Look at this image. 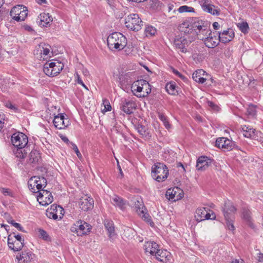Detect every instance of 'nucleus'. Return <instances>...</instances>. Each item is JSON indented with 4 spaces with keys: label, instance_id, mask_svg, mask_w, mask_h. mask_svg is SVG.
I'll return each instance as SVG.
<instances>
[{
    "label": "nucleus",
    "instance_id": "nucleus-1",
    "mask_svg": "<svg viewBox=\"0 0 263 263\" xmlns=\"http://www.w3.org/2000/svg\"><path fill=\"white\" fill-rule=\"evenodd\" d=\"M221 211L226 220L227 227L229 230L234 231V221L237 209L231 201L228 200L226 201L223 205L221 206Z\"/></svg>",
    "mask_w": 263,
    "mask_h": 263
},
{
    "label": "nucleus",
    "instance_id": "nucleus-2",
    "mask_svg": "<svg viewBox=\"0 0 263 263\" xmlns=\"http://www.w3.org/2000/svg\"><path fill=\"white\" fill-rule=\"evenodd\" d=\"M107 42L108 47L111 50L114 49L121 50L126 46L127 40L122 33L114 32L108 36Z\"/></svg>",
    "mask_w": 263,
    "mask_h": 263
},
{
    "label": "nucleus",
    "instance_id": "nucleus-3",
    "mask_svg": "<svg viewBox=\"0 0 263 263\" xmlns=\"http://www.w3.org/2000/svg\"><path fill=\"white\" fill-rule=\"evenodd\" d=\"M210 24L207 21L196 19L190 24L191 29L193 30V34L197 35L198 39L203 40V35H207L210 30Z\"/></svg>",
    "mask_w": 263,
    "mask_h": 263
},
{
    "label": "nucleus",
    "instance_id": "nucleus-4",
    "mask_svg": "<svg viewBox=\"0 0 263 263\" xmlns=\"http://www.w3.org/2000/svg\"><path fill=\"white\" fill-rule=\"evenodd\" d=\"M168 170L163 163L157 162L152 167V176L157 181H164L168 177Z\"/></svg>",
    "mask_w": 263,
    "mask_h": 263
},
{
    "label": "nucleus",
    "instance_id": "nucleus-5",
    "mask_svg": "<svg viewBox=\"0 0 263 263\" xmlns=\"http://www.w3.org/2000/svg\"><path fill=\"white\" fill-rule=\"evenodd\" d=\"M125 27L129 30L138 31L141 29L143 22L136 13L130 14L125 18Z\"/></svg>",
    "mask_w": 263,
    "mask_h": 263
},
{
    "label": "nucleus",
    "instance_id": "nucleus-6",
    "mask_svg": "<svg viewBox=\"0 0 263 263\" xmlns=\"http://www.w3.org/2000/svg\"><path fill=\"white\" fill-rule=\"evenodd\" d=\"M50 63H46L44 65L43 71L48 76L54 77L63 69L64 65L57 60H53Z\"/></svg>",
    "mask_w": 263,
    "mask_h": 263
},
{
    "label": "nucleus",
    "instance_id": "nucleus-7",
    "mask_svg": "<svg viewBox=\"0 0 263 263\" xmlns=\"http://www.w3.org/2000/svg\"><path fill=\"white\" fill-rule=\"evenodd\" d=\"M64 210L60 205L53 204L51 205L50 208L46 210V214L49 218L57 220L59 217L61 219L64 215Z\"/></svg>",
    "mask_w": 263,
    "mask_h": 263
},
{
    "label": "nucleus",
    "instance_id": "nucleus-8",
    "mask_svg": "<svg viewBox=\"0 0 263 263\" xmlns=\"http://www.w3.org/2000/svg\"><path fill=\"white\" fill-rule=\"evenodd\" d=\"M74 226L72 231L76 232L77 235L81 236L88 234L91 229V226L89 223L81 220L77 221Z\"/></svg>",
    "mask_w": 263,
    "mask_h": 263
},
{
    "label": "nucleus",
    "instance_id": "nucleus-9",
    "mask_svg": "<svg viewBox=\"0 0 263 263\" xmlns=\"http://www.w3.org/2000/svg\"><path fill=\"white\" fill-rule=\"evenodd\" d=\"M11 142L15 147H25L28 142L27 136L23 133H15L11 136Z\"/></svg>",
    "mask_w": 263,
    "mask_h": 263
},
{
    "label": "nucleus",
    "instance_id": "nucleus-10",
    "mask_svg": "<svg viewBox=\"0 0 263 263\" xmlns=\"http://www.w3.org/2000/svg\"><path fill=\"white\" fill-rule=\"evenodd\" d=\"M200 5L204 12L215 16H218L220 14V9L212 4L211 0H201Z\"/></svg>",
    "mask_w": 263,
    "mask_h": 263
},
{
    "label": "nucleus",
    "instance_id": "nucleus-11",
    "mask_svg": "<svg viewBox=\"0 0 263 263\" xmlns=\"http://www.w3.org/2000/svg\"><path fill=\"white\" fill-rule=\"evenodd\" d=\"M215 146L218 148H224L228 151H230L234 148H238V146L234 141H232L224 137L217 139L215 142Z\"/></svg>",
    "mask_w": 263,
    "mask_h": 263
},
{
    "label": "nucleus",
    "instance_id": "nucleus-12",
    "mask_svg": "<svg viewBox=\"0 0 263 263\" xmlns=\"http://www.w3.org/2000/svg\"><path fill=\"white\" fill-rule=\"evenodd\" d=\"M204 37L203 41L205 46L209 48H213L217 46L220 41L218 35L215 34V32L212 33L210 30L207 35H203Z\"/></svg>",
    "mask_w": 263,
    "mask_h": 263
},
{
    "label": "nucleus",
    "instance_id": "nucleus-13",
    "mask_svg": "<svg viewBox=\"0 0 263 263\" xmlns=\"http://www.w3.org/2000/svg\"><path fill=\"white\" fill-rule=\"evenodd\" d=\"M193 79L196 82H204L206 81H214L212 77L204 70L200 69L196 70L192 75Z\"/></svg>",
    "mask_w": 263,
    "mask_h": 263
},
{
    "label": "nucleus",
    "instance_id": "nucleus-14",
    "mask_svg": "<svg viewBox=\"0 0 263 263\" xmlns=\"http://www.w3.org/2000/svg\"><path fill=\"white\" fill-rule=\"evenodd\" d=\"M136 108V104L134 101L130 99H122L120 109L125 113L130 115Z\"/></svg>",
    "mask_w": 263,
    "mask_h": 263
},
{
    "label": "nucleus",
    "instance_id": "nucleus-15",
    "mask_svg": "<svg viewBox=\"0 0 263 263\" xmlns=\"http://www.w3.org/2000/svg\"><path fill=\"white\" fill-rule=\"evenodd\" d=\"M53 122L55 128L59 129H64L69 124L68 118H65L62 114L55 116Z\"/></svg>",
    "mask_w": 263,
    "mask_h": 263
},
{
    "label": "nucleus",
    "instance_id": "nucleus-16",
    "mask_svg": "<svg viewBox=\"0 0 263 263\" xmlns=\"http://www.w3.org/2000/svg\"><path fill=\"white\" fill-rule=\"evenodd\" d=\"M215 34L218 35L220 41L223 43H227L233 40L234 37V32L232 29H228L222 32H215Z\"/></svg>",
    "mask_w": 263,
    "mask_h": 263
},
{
    "label": "nucleus",
    "instance_id": "nucleus-17",
    "mask_svg": "<svg viewBox=\"0 0 263 263\" xmlns=\"http://www.w3.org/2000/svg\"><path fill=\"white\" fill-rule=\"evenodd\" d=\"M212 161V159L206 156H200L197 160L196 168L198 171H204L211 164Z\"/></svg>",
    "mask_w": 263,
    "mask_h": 263
},
{
    "label": "nucleus",
    "instance_id": "nucleus-18",
    "mask_svg": "<svg viewBox=\"0 0 263 263\" xmlns=\"http://www.w3.org/2000/svg\"><path fill=\"white\" fill-rule=\"evenodd\" d=\"M174 45L177 49L184 53L186 52V47L188 46V41L185 36L177 37L174 39Z\"/></svg>",
    "mask_w": 263,
    "mask_h": 263
},
{
    "label": "nucleus",
    "instance_id": "nucleus-19",
    "mask_svg": "<svg viewBox=\"0 0 263 263\" xmlns=\"http://www.w3.org/2000/svg\"><path fill=\"white\" fill-rule=\"evenodd\" d=\"M154 256L158 261L164 263L169 261L172 257L170 252L164 249H159Z\"/></svg>",
    "mask_w": 263,
    "mask_h": 263
},
{
    "label": "nucleus",
    "instance_id": "nucleus-20",
    "mask_svg": "<svg viewBox=\"0 0 263 263\" xmlns=\"http://www.w3.org/2000/svg\"><path fill=\"white\" fill-rule=\"evenodd\" d=\"M11 235L8 237V245L9 248L14 252H17L21 250L24 246V239L22 238L20 234L14 235L15 239L20 242L18 246H15L14 242H10Z\"/></svg>",
    "mask_w": 263,
    "mask_h": 263
},
{
    "label": "nucleus",
    "instance_id": "nucleus-21",
    "mask_svg": "<svg viewBox=\"0 0 263 263\" xmlns=\"http://www.w3.org/2000/svg\"><path fill=\"white\" fill-rule=\"evenodd\" d=\"M159 246L154 241H147L144 245V249L146 253H149L150 254L154 256L158 251Z\"/></svg>",
    "mask_w": 263,
    "mask_h": 263
},
{
    "label": "nucleus",
    "instance_id": "nucleus-22",
    "mask_svg": "<svg viewBox=\"0 0 263 263\" xmlns=\"http://www.w3.org/2000/svg\"><path fill=\"white\" fill-rule=\"evenodd\" d=\"M80 208L84 211H88L91 210L93 206V200L92 198L88 197L81 200L80 202Z\"/></svg>",
    "mask_w": 263,
    "mask_h": 263
},
{
    "label": "nucleus",
    "instance_id": "nucleus-23",
    "mask_svg": "<svg viewBox=\"0 0 263 263\" xmlns=\"http://www.w3.org/2000/svg\"><path fill=\"white\" fill-rule=\"evenodd\" d=\"M135 127L142 138L148 139L151 137L149 130L146 126L142 125L139 123H137L135 125Z\"/></svg>",
    "mask_w": 263,
    "mask_h": 263
},
{
    "label": "nucleus",
    "instance_id": "nucleus-24",
    "mask_svg": "<svg viewBox=\"0 0 263 263\" xmlns=\"http://www.w3.org/2000/svg\"><path fill=\"white\" fill-rule=\"evenodd\" d=\"M39 18L40 19V25L43 27L49 26L50 23L52 21V17L49 15V13H42L40 14Z\"/></svg>",
    "mask_w": 263,
    "mask_h": 263
},
{
    "label": "nucleus",
    "instance_id": "nucleus-25",
    "mask_svg": "<svg viewBox=\"0 0 263 263\" xmlns=\"http://www.w3.org/2000/svg\"><path fill=\"white\" fill-rule=\"evenodd\" d=\"M44 197L43 200L40 201V204L43 206H47L51 203L53 200V196L49 191L44 190Z\"/></svg>",
    "mask_w": 263,
    "mask_h": 263
},
{
    "label": "nucleus",
    "instance_id": "nucleus-26",
    "mask_svg": "<svg viewBox=\"0 0 263 263\" xmlns=\"http://www.w3.org/2000/svg\"><path fill=\"white\" fill-rule=\"evenodd\" d=\"M112 202L113 204L115 206H118L121 210H124L125 209L126 201L122 197L118 196H115L112 198Z\"/></svg>",
    "mask_w": 263,
    "mask_h": 263
},
{
    "label": "nucleus",
    "instance_id": "nucleus-27",
    "mask_svg": "<svg viewBox=\"0 0 263 263\" xmlns=\"http://www.w3.org/2000/svg\"><path fill=\"white\" fill-rule=\"evenodd\" d=\"M104 226L106 230L107 231L109 238H111L115 235V228L112 221H109L108 220H105Z\"/></svg>",
    "mask_w": 263,
    "mask_h": 263
},
{
    "label": "nucleus",
    "instance_id": "nucleus-28",
    "mask_svg": "<svg viewBox=\"0 0 263 263\" xmlns=\"http://www.w3.org/2000/svg\"><path fill=\"white\" fill-rule=\"evenodd\" d=\"M242 129L243 132V135L244 137L251 139H254L255 138V130L254 129L245 125L242 128Z\"/></svg>",
    "mask_w": 263,
    "mask_h": 263
},
{
    "label": "nucleus",
    "instance_id": "nucleus-29",
    "mask_svg": "<svg viewBox=\"0 0 263 263\" xmlns=\"http://www.w3.org/2000/svg\"><path fill=\"white\" fill-rule=\"evenodd\" d=\"M16 148V150L14 151L13 152L17 158L23 159L27 156L28 154L27 147H18Z\"/></svg>",
    "mask_w": 263,
    "mask_h": 263
},
{
    "label": "nucleus",
    "instance_id": "nucleus-30",
    "mask_svg": "<svg viewBox=\"0 0 263 263\" xmlns=\"http://www.w3.org/2000/svg\"><path fill=\"white\" fill-rule=\"evenodd\" d=\"M179 30L183 32L185 34H189L191 33L193 34V30L191 29L190 25L188 23L184 22L182 23L179 27Z\"/></svg>",
    "mask_w": 263,
    "mask_h": 263
},
{
    "label": "nucleus",
    "instance_id": "nucleus-31",
    "mask_svg": "<svg viewBox=\"0 0 263 263\" xmlns=\"http://www.w3.org/2000/svg\"><path fill=\"white\" fill-rule=\"evenodd\" d=\"M41 156L39 151L37 150H32L29 154V162L32 163H36Z\"/></svg>",
    "mask_w": 263,
    "mask_h": 263
},
{
    "label": "nucleus",
    "instance_id": "nucleus-32",
    "mask_svg": "<svg viewBox=\"0 0 263 263\" xmlns=\"http://www.w3.org/2000/svg\"><path fill=\"white\" fill-rule=\"evenodd\" d=\"M21 9H22V5H17L13 7L10 12V15L13 20L16 21L17 16H19L20 13H21Z\"/></svg>",
    "mask_w": 263,
    "mask_h": 263
},
{
    "label": "nucleus",
    "instance_id": "nucleus-33",
    "mask_svg": "<svg viewBox=\"0 0 263 263\" xmlns=\"http://www.w3.org/2000/svg\"><path fill=\"white\" fill-rule=\"evenodd\" d=\"M206 213V210L205 208H200L197 209L196 211L195 217L198 221H201L204 220V216Z\"/></svg>",
    "mask_w": 263,
    "mask_h": 263
},
{
    "label": "nucleus",
    "instance_id": "nucleus-34",
    "mask_svg": "<svg viewBox=\"0 0 263 263\" xmlns=\"http://www.w3.org/2000/svg\"><path fill=\"white\" fill-rule=\"evenodd\" d=\"M128 84H130V83H128ZM130 87V90L133 93V94L137 97V95H140L143 92V87L137 86L136 85H134V83H132V85H129Z\"/></svg>",
    "mask_w": 263,
    "mask_h": 263
},
{
    "label": "nucleus",
    "instance_id": "nucleus-35",
    "mask_svg": "<svg viewBox=\"0 0 263 263\" xmlns=\"http://www.w3.org/2000/svg\"><path fill=\"white\" fill-rule=\"evenodd\" d=\"M34 254L31 251L24 250L22 253V257L24 258V261L30 262L33 259Z\"/></svg>",
    "mask_w": 263,
    "mask_h": 263
},
{
    "label": "nucleus",
    "instance_id": "nucleus-36",
    "mask_svg": "<svg viewBox=\"0 0 263 263\" xmlns=\"http://www.w3.org/2000/svg\"><path fill=\"white\" fill-rule=\"evenodd\" d=\"M134 206L136 211L138 215H140V213H143L142 211L144 210V205L141 199H136L134 201Z\"/></svg>",
    "mask_w": 263,
    "mask_h": 263
},
{
    "label": "nucleus",
    "instance_id": "nucleus-37",
    "mask_svg": "<svg viewBox=\"0 0 263 263\" xmlns=\"http://www.w3.org/2000/svg\"><path fill=\"white\" fill-rule=\"evenodd\" d=\"M143 213H140L139 215L142 219L149 224L151 227H153L155 225L153 221L152 218L149 214L147 212H145L144 210L142 211Z\"/></svg>",
    "mask_w": 263,
    "mask_h": 263
},
{
    "label": "nucleus",
    "instance_id": "nucleus-38",
    "mask_svg": "<svg viewBox=\"0 0 263 263\" xmlns=\"http://www.w3.org/2000/svg\"><path fill=\"white\" fill-rule=\"evenodd\" d=\"M165 89L169 94L172 95H175L178 93L176 86L173 83H166Z\"/></svg>",
    "mask_w": 263,
    "mask_h": 263
},
{
    "label": "nucleus",
    "instance_id": "nucleus-39",
    "mask_svg": "<svg viewBox=\"0 0 263 263\" xmlns=\"http://www.w3.org/2000/svg\"><path fill=\"white\" fill-rule=\"evenodd\" d=\"M256 105L250 104L248 105V107L247 109V115L249 116L254 118L256 116Z\"/></svg>",
    "mask_w": 263,
    "mask_h": 263
},
{
    "label": "nucleus",
    "instance_id": "nucleus-40",
    "mask_svg": "<svg viewBox=\"0 0 263 263\" xmlns=\"http://www.w3.org/2000/svg\"><path fill=\"white\" fill-rule=\"evenodd\" d=\"M156 29L152 26H147L145 29V34L146 36H152L156 33Z\"/></svg>",
    "mask_w": 263,
    "mask_h": 263
},
{
    "label": "nucleus",
    "instance_id": "nucleus-41",
    "mask_svg": "<svg viewBox=\"0 0 263 263\" xmlns=\"http://www.w3.org/2000/svg\"><path fill=\"white\" fill-rule=\"evenodd\" d=\"M142 86L145 85V91L143 90V92L142 93L137 95V97L141 98V97H146L149 93L151 92V86L149 84V83H143L142 84Z\"/></svg>",
    "mask_w": 263,
    "mask_h": 263
},
{
    "label": "nucleus",
    "instance_id": "nucleus-42",
    "mask_svg": "<svg viewBox=\"0 0 263 263\" xmlns=\"http://www.w3.org/2000/svg\"><path fill=\"white\" fill-rule=\"evenodd\" d=\"M27 10L26 9V7H23L22 6V9H21V13H20L19 16H17L16 21H23L25 20V18L27 15Z\"/></svg>",
    "mask_w": 263,
    "mask_h": 263
},
{
    "label": "nucleus",
    "instance_id": "nucleus-43",
    "mask_svg": "<svg viewBox=\"0 0 263 263\" xmlns=\"http://www.w3.org/2000/svg\"><path fill=\"white\" fill-rule=\"evenodd\" d=\"M158 117L159 119L163 123V124L166 128L169 129L171 127V125L170 124L167 117L162 113H159L158 115Z\"/></svg>",
    "mask_w": 263,
    "mask_h": 263
},
{
    "label": "nucleus",
    "instance_id": "nucleus-44",
    "mask_svg": "<svg viewBox=\"0 0 263 263\" xmlns=\"http://www.w3.org/2000/svg\"><path fill=\"white\" fill-rule=\"evenodd\" d=\"M242 216L243 218L247 222H248L250 225L251 227H252V225L253 224L251 223V218L250 215V212L246 209H243L242 211Z\"/></svg>",
    "mask_w": 263,
    "mask_h": 263
},
{
    "label": "nucleus",
    "instance_id": "nucleus-45",
    "mask_svg": "<svg viewBox=\"0 0 263 263\" xmlns=\"http://www.w3.org/2000/svg\"><path fill=\"white\" fill-rule=\"evenodd\" d=\"M34 178L35 179V182H38V183L41 184L43 186V188L45 187L47 184V181L46 179L42 176H34Z\"/></svg>",
    "mask_w": 263,
    "mask_h": 263
},
{
    "label": "nucleus",
    "instance_id": "nucleus-46",
    "mask_svg": "<svg viewBox=\"0 0 263 263\" xmlns=\"http://www.w3.org/2000/svg\"><path fill=\"white\" fill-rule=\"evenodd\" d=\"M178 10L180 13L194 12V8L186 5L180 6Z\"/></svg>",
    "mask_w": 263,
    "mask_h": 263
},
{
    "label": "nucleus",
    "instance_id": "nucleus-47",
    "mask_svg": "<svg viewBox=\"0 0 263 263\" xmlns=\"http://www.w3.org/2000/svg\"><path fill=\"white\" fill-rule=\"evenodd\" d=\"M237 26L239 27L241 31L243 33L248 32L249 25L247 22H243L241 23H238Z\"/></svg>",
    "mask_w": 263,
    "mask_h": 263
},
{
    "label": "nucleus",
    "instance_id": "nucleus-48",
    "mask_svg": "<svg viewBox=\"0 0 263 263\" xmlns=\"http://www.w3.org/2000/svg\"><path fill=\"white\" fill-rule=\"evenodd\" d=\"M132 76V73L130 72H127L124 74H121L119 78L120 82H123L124 81L128 82V80H130Z\"/></svg>",
    "mask_w": 263,
    "mask_h": 263
},
{
    "label": "nucleus",
    "instance_id": "nucleus-49",
    "mask_svg": "<svg viewBox=\"0 0 263 263\" xmlns=\"http://www.w3.org/2000/svg\"><path fill=\"white\" fill-rule=\"evenodd\" d=\"M8 222L9 223L12 224L15 228L17 229L19 231L23 232H26V231L24 229L23 227H22L20 223L16 222L14 220H8Z\"/></svg>",
    "mask_w": 263,
    "mask_h": 263
},
{
    "label": "nucleus",
    "instance_id": "nucleus-50",
    "mask_svg": "<svg viewBox=\"0 0 263 263\" xmlns=\"http://www.w3.org/2000/svg\"><path fill=\"white\" fill-rule=\"evenodd\" d=\"M175 194L176 192H174V190H172L171 189H168L166 192V196L168 197L169 200H175Z\"/></svg>",
    "mask_w": 263,
    "mask_h": 263
},
{
    "label": "nucleus",
    "instance_id": "nucleus-51",
    "mask_svg": "<svg viewBox=\"0 0 263 263\" xmlns=\"http://www.w3.org/2000/svg\"><path fill=\"white\" fill-rule=\"evenodd\" d=\"M103 105L104 106V109L105 111H110L111 110V106L108 99L105 98L103 99Z\"/></svg>",
    "mask_w": 263,
    "mask_h": 263
},
{
    "label": "nucleus",
    "instance_id": "nucleus-52",
    "mask_svg": "<svg viewBox=\"0 0 263 263\" xmlns=\"http://www.w3.org/2000/svg\"><path fill=\"white\" fill-rule=\"evenodd\" d=\"M39 232L41 237L45 240H48L49 238V236L46 231L44 230L43 229H40Z\"/></svg>",
    "mask_w": 263,
    "mask_h": 263
},
{
    "label": "nucleus",
    "instance_id": "nucleus-53",
    "mask_svg": "<svg viewBox=\"0 0 263 263\" xmlns=\"http://www.w3.org/2000/svg\"><path fill=\"white\" fill-rule=\"evenodd\" d=\"M207 104L209 107L211 108V109L215 111H218L220 109L219 107L215 104L214 102L211 101H208L207 102Z\"/></svg>",
    "mask_w": 263,
    "mask_h": 263
},
{
    "label": "nucleus",
    "instance_id": "nucleus-54",
    "mask_svg": "<svg viewBox=\"0 0 263 263\" xmlns=\"http://www.w3.org/2000/svg\"><path fill=\"white\" fill-rule=\"evenodd\" d=\"M75 81L77 82H83L84 78L81 74L79 73L78 71H77L74 74Z\"/></svg>",
    "mask_w": 263,
    "mask_h": 263
},
{
    "label": "nucleus",
    "instance_id": "nucleus-55",
    "mask_svg": "<svg viewBox=\"0 0 263 263\" xmlns=\"http://www.w3.org/2000/svg\"><path fill=\"white\" fill-rule=\"evenodd\" d=\"M71 145H72V148L73 149V151L75 152L76 154H77L78 157L79 158H81L82 157V156L81 154V153L79 152V149L78 148V146L76 144L72 142H70Z\"/></svg>",
    "mask_w": 263,
    "mask_h": 263
},
{
    "label": "nucleus",
    "instance_id": "nucleus-56",
    "mask_svg": "<svg viewBox=\"0 0 263 263\" xmlns=\"http://www.w3.org/2000/svg\"><path fill=\"white\" fill-rule=\"evenodd\" d=\"M34 185H35L36 188L37 190H38V191L37 192H36L35 189H34V186H33V187H31L30 189V190H31V191L34 193L39 192V191H40L41 190H42L44 189L43 186L41 184L38 183V182H37L34 181Z\"/></svg>",
    "mask_w": 263,
    "mask_h": 263
},
{
    "label": "nucleus",
    "instance_id": "nucleus-57",
    "mask_svg": "<svg viewBox=\"0 0 263 263\" xmlns=\"http://www.w3.org/2000/svg\"><path fill=\"white\" fill-rule=\"evenodd\" d=\"M0 190L2 193L5 196H9L10 197L13 196L12 192L9 189L2 187L0 189Z\"/></svg>",
    "mask_w": 263,
    "mask_h": 263
},
{
    "label": "nucleus",
    "instance_id": "nucleus-58",
    "mask_svg": "<svg viewBox=\"0 0 263 263\" xmlns=\"http://www.w3.org/2000/svg\"><path fill=\"white\" fill-rule=\"evenodd\" d=\"M50 46L49 45H45V47L42 46V49H40L41 53H43L45 55H47L49 54L50 51Z\"/></svg>",
    "mask_w": 263,
    "mask_h": 263
},
{
    "label": "nucleus",
    "instance_id": "nucleus-59",
    "mask_svg": "<svg viewBox=\"0 0 263 263\" xmlns=\"http://www.w3.org/2000/svg\"><path fill=\"white\" fill-rule=\"evenodd\" d=\"M216 218L215 214L212 212L211 214L210 213H205L204 220H209V219H215Z\"/></svg>",
    "mask_w": 263,
    "mask_h": 263
},
{
    "label": "nucleus",
    "instance_id": "nucleus-60",
    "mask_svg": "<svg viewBox=\"0 0 263 263\" xmlns=\"http://www.w3.org/2000/svg\"><path fill=\"white\" fill-rule=\"evenodd\" d=\"M82 76L84 78V81H88V78H89V72L86 69H83L82 70Z\"/></svg>",
    "mask_w": 263,
    "mask_h": 263
},
{
    "label": "nucleus",
    "instance_id": "nucleus-61",
    "mask_svg": "<svg viewBox=\"0 0 263 263\" xmlns=\"http://www.w3.org/2000/svg\"><path fill=\"white\" fill-rule=\"evenodd\" d=\"M5 119L4 114H0V130H1L4 126L5 124Z\"/></svg>",
    "mask_w": 263,
    "mask_h": 263
},
{
    "label": "nucleus",
    "instance_id": "nucleus-62",
    "mask_svg": "<svg viewBox=\"0 0 263 263\" xmlns=\"http://www.w3.org/2000/svg\"><path fill=\"white\" fill-rule=\"evenodd\" d=\"M6 106L11 109L14 110L15 111H17L18 110V108L13 105L11 102L7 103Z\"/></svg>",
    "mask_w": 263,
    "mask_h": 263
},
{
    "label": "nucleus",
    "instance_id": "nucleus-63",
    "mask_svg": "<svg viewBox=\"0 0 263 263\" xmlns=\"http://www.w3.org/2000/svg\"><path fill=\"white\" fill-rule=\"evenodd\" d=\"M44 189L42 190V192H40L39 191V195H37V201H39V202L40 203V201L43 200L44 199Z\"/></svg>",
    "mask_w": 263,
    "mask_h": 263
},
{
    "label": "nucleus",
    "instance_id": "nucleus-64",
    "mask_svg": "<svg viewBox=\"0 0 263 263\" xmlns=\"http://www.w3.org/2000/svg\"><path fill=\"white\" fill-rule=\"evenodd\" d=\"M173 71L174 74H175L176 76H177L178 77L181 78V79L182 80L184 81L185 77L184 76H183L178 70H177L175 69H173Z\"/></svg>",
    "mask_w": 263,
    "mask_h": 263
}]
</instances>
